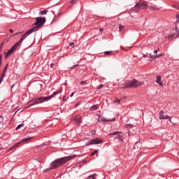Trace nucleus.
Instances as JSON below:
<instances>
[{
	"instance_id": "14",
	"label": "nucleus",
	"mask_w": 179,
	"mask_h": 179,
	"mask_svg": "<svg viewBox=\"0 0 179 179\" xmlns=\"http://www.w3.org/2000/svg\"><path fill=\"white\" fill-rule=\"evenodd\" d=\"M159 120H164V111L161 110L159 113Z\"/></svg>"
},
{
	"instance_id": "24",
	"label": "nucleus",
	"mask_w": 179,
	"mask_h": 179,
	"mask_svg": "<svg viewBox=\"0 0 179 179\" xmlns=\"http://www.w3.org/2000/svg\"><path fill=\"white\" fill-rule=\"evenodd\" d=\"M103 86H104V85H103V84H100V85L97 87L98 90H100V89H103Z\"/></svg>"
},
{
	"instance_id": "3",
	"label": "nucleus",
	"mask_w": 179,
	"mask_h": 179,
	"mask_svg": "<svg viewBox=\"0 0 179 179\" xmlns=\"http://www.w3.org/2000/svg\"><path fill=\"white\" fill-rule=\"evenodd\" d=\"M142 85H145V83L143 81L139 82L137 80L134 79L132 80L127 81L124 84H123V87H122L121 89H128L132 87L136 89V87H139V86H142Z\"/></svg>"
},
{
	"instance_id": "47",
	"label": "nucleus",
	"mask_w": 179,
	"mask_h": 179,
	"mask_svg": "<svg viewBox=\"0 0 179 179\" xmlns=\"http://www.w3.org/2000/svg\"><path fill=\"white\" fill-rule=\"evenodd\" d=\"M73 45H75V43H70V47H72Z\"/></svg>"
},
{
	"instance_id": "21",
	"label": "nucleus",
	"mask_w": 179,
	"mask_h": 179,
	"mask_svg": "<svg viewBox=\"0 0 179 179\" xmlns=\"http://www.w3.org/2000/svg\"><path fill=\"white\" fill-rule=\"evenodd\" d=\"M47 13V10H42V11H40L39 13V15H44Z\"/></svg>"
},
{
	"instance_id": "39",
	"label": "nucleus",
	"mask_w": 179,
	"mask_h": 179,
	"mask_svg": "<svg viewBox=\"0 0 179 179\" xmlns=\"http://www.w3.org/2000/svg\"><path fill=\"white\" fill-rule=\"evenodd\" d=\"M158 51H160V49L158 48L157 50H154V54H157Z\"/></svg>"
},
{
	"instance_id": "18",
	"label": "nucleus",
	"mask_w": 179,
	"mask_h": 179,
	"mask_svg": "<svg viewBox=\"0 0 179 179\" xmlns=\"http://www.w3.org/2000/svg\"><path fill=\"white\" fill-rule=\"evenodd\" d=\"M119 134H122L121 131H114L113 133L109 134L110 136L111 135H118Z\"/></svg>"
},
{
	"instance_id": "11",
	"label": "nucleus",
	"mask_w": 179,
	"mask_h": 179,
	"mask_svg": "<svg viewBox=\"0 0 179 179\" xmlns=\"http://www.w3.org/2000/svg\"><path fill=\"white\" fill-rule=\"evenodd\" d=\"M156 83H158V85H159V86H163V83L162 82V77L160 76H157Z\"/></svg>"
},
{
	"instance_id": "41",
	"label": "nucleus",
	"mask_w": 179,
	"mask_h": 179,
	"mask_svg": "<svg viewBox=\"0 0 179 179\" xmlns=\"http://www.w3.org/2000/svg\"><path fill=\"white\" fill-rule=\"evenodd\" d=\"M13 149H15L14 145H12V146L9 148V150H13Z\"/></svg>"
},
{
	"instance_id": "4",
	"label": "nucleus",
	"mask_w": 179,
	"mask_h": 179,
	"mask_svg": "<svg viewBox=\"0 0 179 179\" xmlns=\"http://www.w3.org/2000/svg\"><path fill=\"white\" fill-rule=\"evenodd\" d=\"M36 22L34 24V26L35 27L31 28L34 29V32L38 31L40 27H43L47 20L45 17H36Z\"/></svg>"
},
{
	"instance_id": "29",
	"label": "nucleus",
	"mask_w": 179,
	"mask_h": 179,
	"mask_svg": "<svg viewBox=\"0 0 179 179\" xmlns=\"http://www.w3.org/2000/svg\"><path fill=\"white\" fill-rule=\"evenodd\" d=\"M113 103H118L117 104H120L121 103V100H120V99L115 100V101H113Z\"/></svg>"
},
{
	"instance_id": "1",
	"label": "nucleus",
	"mask_w": 179,
	"mask_h": 179,
	"mask_svg": "<svg viewBox=\"0 0 179 179\" xmlns=\"http://www.w3.org/2000/svg\"><path fill=\"white\" fill-rule=\"evenodd\" d=\"M69 160V157H64L55 159L50 164V168L45 169V173H47V171H50V170H54L57 169V167H59V166H62V164H65V163Z\"/></svg>"
},
{
	"instance_id": "20",
	"label": "nucleus",
	"mask_w": 179,
	"mask_h": 179,
	"mask_svg": "<svg viewBox=\"0 0 179 179\" xmlns=\"http://www.w3.org/2000/svg\"><path fill=\"white\" fill-rule=\"evenodd\" d=\"M22 127H24V124H19L17 127H16V131H17L18 129H20V128H22Z\"/></svg>"
},
{
	"instance_id": "46",
	"label": "nucleus",
	"mask_w": 179,
	"mask_h": 179,
	"mask_svg": "<svg viewBox=\"0 0 179 179\" xmlns=\"http://www.w3.org/2000/svg\"><path fill=\"white\" fill-rule=\"evenodd\" d=\"M61 15V13H59L57 15H55V17H58Z\"/></svg>"
},
{
	"instance_id": "33",
	"label": "nucleus",
	"mask_w": 179,
	"mask_h": 179,
	"mask_svg": "<svg viewBox=\"0 0 179 179\" xmlns=\"http://www.w3.org/2000/svg\"><path fill=\"white\" fill-rule=\"evenodd\" d=\"M20 144V143H16L13 145L14 148H17V146H19V145Z\"/></svg>"
},
{
	"instance_id": "38",
	"label": "nucleus",
	"mask_w": 179,
	"mask_h": 179,
	"mask_svg": "<svg viewBox=\"0 0 179 179\" xmlns=\"http://www.w3.org/2000/svg\"><path fill=\"white\" fill-rule=\"evenodd\" d=\"M22 32H17L13 35V36H18V34H20Z\"/></svg>"
},
{
	"instance_id": "13",
	"label": "nucleus",
	"mask_w": 179,
	"mask_h": 179,
	"mask_svg": "<svg viewBox=\"0 0 179 179\" xmlns=\"http://www.w3.org/2000/svg\"><path fill=\"white\" fill-rule=\"evenodd\" d=\"M99 108V105H93L90 108V111H96Z\"/></svg>"
},
{
	"instance_id": "32",
	"label": "nucleus",
	"mask_w": 179,
	"mask_h": 179,
	"mask_svg": "<svg viewBox=\"0 0 179 179\" xmlns=\"http://www.w3.org/2000/svg\"><path fill=\"white\" fill-rule=\"evenodd\" d=\"M20 144V143H16L13 145L14 148H17V146H19V145Z\"/></svg>"
},
{
	"instance_id": "19",
	"label": "nucleus",
	"mask_w": 179,
	"mask_h": 179,
	"mask_svg": "<svg viewBox=\"0 0 179 179\" xmlns=\"http://www.w3.org/2000/svg\"><path fill=\"white\" fill-rule=\"evenodd\" d=\"M164 120H169L170 122H171V117H169V115L164 116Z\"/></svg>"
},
{
	"instance_id": "49",
	"label": "nucleus",
	"mask_w": 179,
	"mask_h": 179,
	"mask_svg": "<svg viewBox=\"0 0 179 179\" xmlns=\"http://www.w3.org/2000/svg\"><path fill=\"white\" fill-rule=\"evenodd\" d=\"M53 65H55V64L54 63H52L51 64H50V68H52V66Z\"/></svg>"
},
{
	"instance_id": "9",
	"label": "nucleus",
	"mask_w": 179,
	"mask_h": 179,
	"mask_svg": "<svg viewBox=\"0 0 179 179\" xmlns=\"http://www.w3.org/2000/svg\"><path fill=\"white\" fill-rule=\"evenodd\" d=\"M18 46L15 43L12 48L8 50L7 52H6V56H5V59H6V58H8V57H9L10 55V54H13V51H15V50H16V48H17Z\"/></svg>"
},
{
	"instance_id": "45",
	"label": "nucleus",
	"mask_w": 179,
	"mask_h": 179,
	"mask_svg": "<svg viewBox=\"0 0 179 179\" xmlns=\"http://www.w3.org/2000/svg\"><path fill=\"white\" fill-rule=\"evenodd\" d=\"M138 142H136L134 145V149H136V145H138Z\"/></svg>"
},
{
	"instance_id": "51",
	"label": "nucleus",
	"mask_w": 179,
	"mask_h": 179,
	"mask_svg": "<svg viewBox=\"0 0 179 179\" xmlns=\"http://www.w3.org/2000/svg\"><path fill=\"white\" fill-rule=\"evenodd\" d=\"M103 28L99 29V31H103Z\"/></svg>"
},
{
	"instance_id": "22",
	"label": "nucleus",
	"mask_w": 179,
	"mask_h": 179,
	"mask_svg": "<svg viewBox=\"0 0 179 179\" xmlns=\"http://www.w3.org/2000/svg\"><path fill=\"white\" fill-rule=\"evenodd\" d=\"M176 33L177 32H173L171 35H169V38H173V37H175Z\"/></svg>"
},
{
	"instance_id": "8",
	"label": "nucleus",
	"mask_w": 179,
	"mask_h": 179,
	"mask_svg": "<svg viewBox=\"0 0 179 179\" xmlns=\"http://www.w3.org/2000/svg\"><path fill=\"white\" fill-rule=\"evenodd\" d=\"M148 4L145 2H138L137 3L134 8L136 9H146Z\"/></svg>"
},
{
	"instance_id": "10",
	"label": "nucleus",
	"mask_w": 179,
	"mask_h": 179,
	"mask_svg": "<svg viewBox=\"0 0 179 179\" xmlns=\"http://www.w3.org/2000/svg\"><path fill=\"white\" fill-rule=\"evenodd\" d=\"M115 117L113 118L112 120H107L106 117H101V121H102L103 122H114V121H115Z\"/></svg>"
},
{
	"instance_id": "53",
	"label": "nucleus",
	"mask_w": 179,
	"mask_h": 179,
	"mask_svg": "<svg viewBox=\"0 0 179 179\" xmlns=\"http://www.w3.org/2000/svg\"><path fill=\"white\" fill-rule=\"evenodd\" d=\"M78 106H79V104H76V107H78Z\"/></svg>"
},
{
	"instance_id": "44",
	"label": "nucleus",
	"mask_w": 179,
	"mask_h": 179,
	"mask_svg": "<svg viewBox=\"0 0 179 179\" xmlns=\"http://www.w3.org/2000/svg\"><path fill=\"white\" fill-rule=\"evenodd\" d=\"M73 94H75V92H72L70 95V97H73Z\"/></svg>"
},
{
	"instance_id": "15",
	"label": "nucleus",
	"mask_w": 179,
	"mask_h": 179,
	"mask_svg": "<svg viewBox=\"0 0 179 179\" xmlns=\"http://www.w3.org/2000/svg\"><path fill=\"white\" fill-rule=\"evenodd\" d=\"M163 56V54H159V55H153L150 57V58H154L155 59H156L157 58H159L160 57Z\"/></svg>"
},
{
	"instance_id": "16",
	"label": "nucleus",
	"mask_w": 179,
	"mask_h": 179,
	"mask_svg": "<svg viewBox=\"0 0 179 179\" xmlns=\"http://www.w3.org/2000/svg\"><path fill=\"white\" fill-rule=\"evenodd\" d=\"M33 138L32 137H27V138H23L21 142H27V141H30V139H32Z\"/></svg>"
},
{
	"instance_id": "52",
	"label": "nucleus",
	"mask_w": 179,
	"mask_h": 179,
	"mask_svg": "<svg viewBox=\"0 0 179 179\" xmlns=\"http://www.w3.org/2000/svg\"><path fill=\"white\" fill-rule=\"evenodd\" d=\"M52 13H53V15H55V11L52 10Z\"/></svg>"
},
{
	"instance_id": "17",
	"label": "nucleus",
	"mask_w": 179,
	"mask_h": 179,
	"mask_svg": "<svg viewBox=\"0 0 179 179\" xmlns=\"http://www.w3.org/2000/svg\"><path fill=\"white\" fill-rule=\"evenodd\" d=\"M125 127H126V128H127V129H131V128H133L134 124H127Z\"/></svg>"
},
{
	"instance_id": "34",
	"label": "nucleus",
	"mask_w": 179,
	"mask_h": 179,
	"mask_svg": "<svg viewBox=\"0 0 179 179\" xmlns=\"http://www.w3.org/2000/svg\"><path fill=\"white\" fill-rule=\"evenodd\" d=\"M42 148H44V145H41L37 147V149H42Z\"/></svg>"
},
{
	"instance_id": "28",
	"label": "nucleus",
	"mask_w": 179,
	"mask_h": 179,
	"mask_svg": "<svg viewBox=\"0 0 179 179\" xmlns=\"http://www.w3.org/2000/svg\"><path fill=\"white\" fill-rule=\"evenodd\" d=\"M3 122V116L1 115L0 116V124H2Z\"/></svg>"
},
{
	"instance_id": "26",
	"label": "nucleus",
	"mask_w": 179,
	"mask_h": 179,
	"mask_svg": "<svg viewBox=\"0 0 179 179\" xmlns=\"http://www.w3.org/2000/svg\"><path fill=\"white\" fill-rule=\"evenodd\" d=\"M76 2H78V0H71L70 3H72L73 5H75V3H76Z\"/></svg>"
},
{
	"instance_id": "42",
	"label": "nucleus",
	"mask_w": 179,
	"mask_h": 179,
	"mask_svg": "<svg viewBox=\"0 0 179 179\" xmlns=\"http://www.w3.org/2000/svg\"><path fill=\"white\" fill-rule=\"evenodd\" d=\"M76 66H78V64H76V65L73 66L71 67V69H74V68H76Z\"/></svg>"
},
{
	"instance_id": "5",
	"label": "nucleus",
	"mask_w": 179,
	"mask_h": 179,
	"mask_svg": "<svg viewBox=\"0 0 179 179\" xmlns=\"http://www.w3.org/2000/svg\"><path fill=\"white\" fill-rule=\"evenodd\" d=\"M32 33H34V29H30L28 30L20 38V40L15 43V44L19 47L23 43L24 40H26V38L28 37V36H30Z\"/></svg>"
},
{
	"instance_id": "55",
	"label": "nucleus",
	"mask_w": 179,
	"mask_h": 179,
	"mask_svg": "<svg viewBox=\"0 0 179 179\" xmlns=\"http://www.w3.org/2000/svg\"><path fill=\"white\" fill-rule=\"evenodd\" d=\"M178 34H179V31H178Z\"/></svg>"
},
{
	"instance_id": "6",
	"label": "nucleus",
	"mask_w": 179,
	"mask_h": 179,
	"mask_svg": "<svg viewBox=\"0 0 179 179\" xmlns=\"http://www.w3.org/2000/svg\"><path fill=\"white\" fill-rule=\"evenodd\" d=\"M100 143H103V139L100 138H96L90 140L88 141L87 145H100Z\"/></svg>"
},
{
	"instance_id": "48",
	"label": "nucleus",
	"mask_w": 179,
	"mask_h": 179,
	"mask_svg": "<svg viewBox=\"0 0 179 179\" xmlns=\"http://www.w3.org/2000/svg\"><path fill=\"white\" fill-rule=\"evenodd\" d=\"M10 33H13V29H9Z\"/></svg>"
},
{
	"instance_id": "12",
	"label": "nucleus",
	"mask_w": 179,
	"mask_h": 179,
	"mask_svg": "<svg viewBox=\"0 0 179 179\" xmlns=\"http://www.w3.org/2000/svg\"><path fill=\"white\" fill-rule=\"evenodd\" d=\"M74 121L75 122H76L77 124H80V122H82V116L78 115V116H76L74 117Z\"/></svg>"
},
{
	"instance_id": "54",
	"label": "nucleus",
	"mask_w": 179,
	"mask_h": 179,
	"mask_svg": "<svg viewBox=\"0 0 179 179\" xmlns=\"http://www.w3.org/2000/svg\"><path fill=\"white\" fill-rule=\"evenodd\" d=\"M129 136V133H128Z\"/></svg>"
},
{
	"instance_id": "23",
	"label": "nucleus",
	"mask_w": 179,
	"mask_h": 179,
	"mask_svg": "<svg viewBox=\"0 0 179 179\" xmlns=\"http://www.w3.org/2000/svg\"><path fill=\"white\" fill-rule=\"evenodd\" d=\"M95 174H92L90 176L87 177V179H96V178H94Z\"/></svg>"
},
{
	"instance_id": "43",
	"label": "nucleus",
	"mask_w": 179,
	"mask_h": 179,
	"mask_svg": "<svg viewBox=\"0 0 179 179\" xmlns=\"http://www.w3.org/2000/svg\"><path fill=\"white\" fill-rule=\"evenodd\" d=\"M143 58H148V55H146L145 54H143Z\"/></svg>"
},
{
	"instance_id": "50",
	"label": "nucleus",
	"mask_w": 179,
	"mask_h": 179,
	"mask_svg": "<svg viewBox=\"0 0 179 179\" xmlns=\"http://www.w3.org/2000/svg\"><path fill=\"white\" fill-rule=\"evenodd\" d=\"M13 87H15V84H13V85L11 86V89H13Z\"/></svg>"
},
{
	"instance_id": "30",
	"label": "nucleus",
	"mask_w": 179,
	"mask_h": 179,
	"mask_svg": "<svg viewBox=\"0 0 179 179\" xmlns=\"http://www.w3.org/2000/svg\"><path fill=\"white\" fill-rule=\"evenodd\" d=\"M174 30H175V33H178L179 31L178 28L177 27H175V29H173V31H174Z\"/></svg>"
},
{
	"instance_id": "31",
	"label": "nucleus",
	"mask_w": 179,
	"mask_h": 179,
	"mask_svg": "<svg viewBox=\"0 0 179 179\" xmlns=\"http://www.w3.org/2000/svg\"><path fill=\"white\" fill-rule=\"evenodd\" d=\"M111 52H113L112 51H106L104 52V55H107L108 54H111Z\"/></svg>"
},
{
	"instance_id": "35",
	"label": "nucleus",
	"mask_w": 179,
	"mask_h": 179,
	"mask_svg": "<svg viewBox=\"0 0 179 179\" xmlns=\"http://www.w3.org/2000/svg\"><path fill=\"white\" fill-rule=\"evenodd\" d=\"M124 26L122 25H119V30H123Z\"/></svg>"
},
{
	"instance_id": "37",
	"label": "nucleus",
	"mask_w": 179,
	"mask_h": 179,
	"mask_svg": "<svg viewBox=\"0 0 179 179\" xmlns=\"http://www.w3.org/2000/svg\"><path fill=\"white\" fill-rule=\"evenodd\" d=\"M3 47V43L0 44V51H1Z\"/></svg>"
},
{
	"instance_id": "2",
	"label": "nucleus",
	"mask_w": 179,
	"mask_h": 179,
	"mask_svg": "<svg viewBox=\"0 0 179 179\" xmlns=\"http://www.w3.org/2000/svg\"><path fill=\"white\" fill-rule=\"evenodd\" d=\"M62 92V90H59V91L55 92L52 94H51L49 96L38 97L31 101L30 102V106H35V104H40L41 103H44L45 101H48V100H51L52 99H53L54 96H57V94H60V93Z\"/></svg>"
},
{
	"instance_id": "25",
	"label": "nucleus",
	"mask_w": 179,
	"mask_h": 179,
	"mask_svg": "<svg viewBox=\"0 0 179 179\" xmlns=\"http://www.w3.org/2000/svg\"><path fill=\"white\" fill-rule=\"evenodd\" d=\"M96 153H99V150H96L94 152L91 154V156H94Z\"/></svg>"
},
{
	"instance_id": "27",
	"label": "nucleus",
	"mask_w": 179,
	"mask_h": 179,
	"mask_svg": "<svg viewBox=\"0 0 179 179\" xmlns=\"http://www.w3.org/2000/svg\"><path fill=\"white\" fill-rule=\"evenodd\" d=\"M176 19H177V20H176V22H175V24H177V23H179V15H176Z\"/></svg>"
},
{
	"instance_id": "40",
	"label": "nucleus",
	"mask_w": 179,
	"mask_h": 179,
	"mask_svg": "<svg viewBox=\"0 0 179 179\" xmlns=\"http://www.w3.org/2000/svg\"><path fill=\"white\" fill-rule=\"evenodd\" d=\"M85 83H86V81L83 80L80 82V85H85Z\"/></svg>"
},
{
	"instance_id": "7",
	"label": "nucleus",
	"mask_w": 179,
	"mask_h": 179,
	"mask_svg": "<svg viewBox=\"0 0 179 179\" xmlns=\"http://www.w3.org/2000/svg\"><path fill=\"white\" fill-rule=\"evenodd\" d=\"M8 66H9L8 64H7L6 66L3 69L1 74L0 75V85L2 83L3 80V78H5L6 75V71H8Z\"/></svg>"
},
{
	"instance_id": "36",
	"label": "nucleus",
	"mask_w": 179,
	"mask_h": 179,
	"mask_svg": "<svg viewBox=\"0 0 179 179\" xmlns=\"http://www.w3.org/2000/svg\"><path fill=\"white\" fill-rule=\"evenodd\" d=\"M2 64V55H0V66Z\"/></svg>"
}]
</instances>
